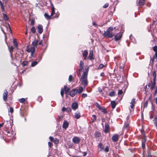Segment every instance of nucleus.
<instances>
[{
	"label": "nucleus",
	"mask_w": 157,
	"mask_h": 157,
	"mask_svg": "<svg viewBox=\"0 0 157 157\" xmlns=\"http://www.w3.org/2000/svg\"><path fill=\"white\" fill-rule=\"evenodd\" d=\"M105 132H108L107 129H105Z\"/></svg>",
	"instance_id": "nucleus-64"
},
{
	"label": "nucleus",
	"mask_w": 157,
	"mask_h": 157,
	"mask_svg": "<svg viewBox=\"0 0 157 157\" xmlns=\"http://www.w3.org/2000/svg\"><path fill=\"white\" fill-rule=\"evenodd\" d=\"M64 89L66 94L68 93L69 92L70 88L67 87L66 85L64 86Z\"/></svg>",
	"instance_id": "nucleus-20"
},
{
	"label": "nucleus",
	"mask_w": 157,
	"mask_h": 157,
	"mask_svg": "<svg viewBox=\"0 0 157 157\" xmlns=\"http://www.w3.org/2000/svg\"><path fill=\"white\" fill-rule=\"evenodd\" d=\"M53 142L55 144H57L59 142V140L55 138Z\"/></svg>",
	"instance_id": "nucleus-35"
},
{
	"label": "nucleus",
	"mask_w": 157,
	"mask_h": 157,
	"mask_svg": "<svg viewBox=\"0 0 157 157\" xmlns=\"http://www.w3.org/2000/svg\"><path fill=\"white\" fill-rule=\"evenodd\" d=\"M13 43L14 45L17 48V47L18 44L16 41H15V40H13Z\"/></svg>",
	"instance_id": "nucleus-36"
},
{
	"label": "nucleus",
	"mask_w": 157,
	"mask_h": 157,
	"mask_svg": "<svg viewBox=\"0 0 157 157\" xmlns=\"http://www.w3.org/2000/svg\"><path fill=\"white\" fill-rule=\"evenodd\" d=\"M96 106L99 109H101V107L98 104H97Z\"/></svg>",
	"instance_id": "nucleus-51"
},
{
	"label": "nucleus",
	"mask_w": 157,
	"mask_h": 157,
	"mask_svg": "<svg viewBox=\"0 0 157 157\" xmlns=\"http://www.w3.org/2000/svg\"><path fill=\"white\" fill-rule=\"evenodd\" d=\"M81 117L80 112L78 111H76L75 113V118L76 119H79Z\"/></svg>",
	"instance_id": "nucleus-12"
},
{
	"label": "nucleus",
	"mask_w": 157,
	"mask_h": 157,
	"mask_svg": "<svg viewBox=\"0 0 157 157\" xmlns=\"http://www.w3.org/2000/svg\"><path fill=\"white\" fill-rule=\"evenodd\" d=\"M38 63V62L36 61H33V62L31 64V66L32 67H34L35 65H36Z\"/></svg>",
	"instance_id": "nucleus-25"
},
{
	"label": "nucleus",
	"mask_w": 157,
	"mask_h": 157,
	"mask_svg": "<svg viewBox=\"0 0 157 157\" xmlns=\"http://www.w3.org/2000/svg\"><path fill=\"white\" fill-rule=\"evenodd\" d=\"M98 146L99 148H100L101 151H102L103 150H104V148L103 147L101 143H99V144Z\"/></svg>",
	"instance_id": "nucleus-24"
},
{
	"label": "nucleus",
	"mask_w": 157,
	"mask_h": 157,
	"mask_svg": "<svg viewBox=\"0 0 157 157\" xmlns=\"http://www.w3.org/2000/svg\"><path fill=\"white\" fill-rule=\"evenodd\" d=\"M73 76L72 75H70L69 76V80L70 82H71Z\"/></svg>",
	"instance_id": "nucleus-42"
},
{
	"label": "nucleus",
	"mask_w": 157,
	"mask_h": 157,
	"mask_svg": "<svg viewBox=\"0 0 157 157\" xmlns=\"http://www.w3.org/2000/svg\"><path fill=\"white\" fill-rule=\"evenodd\" d=\"M78 107V104L77 103L74 102L72 104L71 108L73 110H75L77 109Z\"/></svg>",
	"instance_id": "nucleus-13"
},
{
	"label": "nucleus",
	"mask_w": 157,
	"mask_h": 157,
	"mask_svg": "<svg viewBox=\"0 0 157 157\" xmlns=\"http://www.w3.org/2000/svg\"><path fill=\"white\" fill-rule=\"evenodd\" d=\"M91 119L93 121H95L96 119V117L95 115H93L91 117Z\"/></svg>",
	"instance_id": "nucleus-28"
},
{
	"label": "nucleus",
	"mask_w": 157,
	"mask_h": 157,
	"mask_svg": "<svg viewBox=\"0 0 157 157\" xmlns=\"http://www.w3.org/2000/svg\"><path fill=\"white\" fill-rule=\"evenodd\" d=\"M122 36V34L121 33H117L115 36V39L116 40H117L120 39Z\"/></svg>",
	"instance_id": "nucleus-9"
},
{
	"label": "nucleus",
	"mask_w": 157,
	"mask_h": 157,
	"mask_svg": "<svg viewBox=\"0 0 157 157\" xmlns=\"http://www.w3.org/2000/svg\"><path fill=\"white\" fill-rule=\"evenodd\" d=\"M119 136L117 135L113 136L112 137V140L114 142H116L118 140Z\"/></svg>",
	"instance_id": "nucleus-14"
},
{
	"label": "nucleus",
	"mask_w": 157,
	"mask_h": 157,
	"mask_svg": "<svg viewBox=\"0 0 157 157\" xmlns=\"http://www.w3.org/2000/svg\"><path fill=\"white\" fill-rule=\"evenodd\" d=\"M43 44V42L42 41H41L39 43V45H41Z\"/></svg>",
	"instance_id": "nucleus-56"
},
{
	"label": "nucleus",
	"mask_w": 157,
	"mask_h": 157,
	"mask_svg": "<svg viewBox=\"0 0 157 157\" xmlns=\"http://www.w3.org/2000/svg\"><path fill=\"white\" fill-rule=\"evenodd\" d=\"M130 104L131 105L130 107L131 109H133L134 107V104H135V99H132Z\"/></svg>",
	"instance_id": "nucleus-16"
},
{
	"label": "nucleus",
	"mask_w": 157,
	"mask_h": 157,
	"mask_svg": "<svg viewBox=\"0 0 157 157\" xmlns=\"http://www.w3.org/2000/svg\"><path fill=\"white\" fill-rule=\"evenodd\" d=\"M30 23L31 25H33L34 24V21L33 19H31L30 20Z\"/></svg>",
	"instance_id": "nucleus-49"
},
{
	"label": "nucleus",
	"mask_w": 157,
	"mask_h": 157,
	"mask_svg": "<svg viewBox=\"0 0 157 157\" xmlns=\"http://www.w3.org/2000/svg\"><path fill=\"white\" fill-rule=\"evenodd\" d=\"M105 66L104 65H103V64H100L99 66L98 67V69H102V68H103V67H104Z\"/></svg>",
	"instance_id": "nucleus-39"
},
{
	"label": "nucleus",
	"mask_w": 157,
	"mask_h": 157,
	"mask_svg": "<svg viewBox=\"0 0 157 157\" xmlns=\"http://www.w3.org/2000/svg\"><path fill=\"white\" fill-rule=\"evenodd\" d=\"M99 91V92H101L102 91V90L101 88H99L98 89Z\"/></svg>",
	"instance_id": "nucleus-61"
},
{
	"label": "nucleus",
	"mask_w": 157,
	"mask_h": 157,
	"mask_svg": "<svg viewBox=\"0 0 157 157\" xmlns=\"http://www.w3.org/2000/svg\"><path fill=\"white\" fill-rule=\"evenodd\" d=\"M25 101V98H22L20 99L19 100V101L21 103H23Z\"/></svg>",
	"instance_id": "nucleus-30"
},
{
	"label": "nucleus",
	"mask_w": 157,
	"mask_h": 157,
	"mask_svg": "<svg viewBox=\"0 0 157 157\" xmlns=\"http://www.w3.org/2000/svg\"><path fill=\"white\" fill-rule=\"evenodd\" d=\"M153 50L155 52H157V46H155L153 48Z\"/></svg>",
	"instance_id": "nucleus-40"
},
{
	"label": "nucleus",
	"mask_w": 157,
	"mask_h": 157,
	"mask_svg": "<svg viewBox=\"0 0 157 157\" xmlns=\"http://www.w3.org/2000/svg\"><path fill=\"white\" fill-rule=\"evenodd\" d=\"M151 98H152V96H150V97L149 98V100L150 101H151Z\"/></svg>",
	"instance_id": "nucleus-58"
},
{
	"label": "nucleus",
	"mask_w": 157,
	"mask_h": 157,
	"mask_svg": "<svg viewBox=\"0 0 157 157\" xmlns=\"http://www.w3.org/2000/svg\"><path fill=\"white\" fill-rule=\"evenodd\" d=\"M106 152H108L109 151V148L108 146H107L105 148L104 150Z\"/></svg>",
	"instance_id": "nucleus-44"
},
{
	"label": "nucleus",
	"mask_w": 157,
	"mask_h": 157,
	"mask_svg": "<svg viewBox=\"0 0 157 157\" xmlns=\"http://www.w3.org/2000/svg\"><path fill=\"white\" fill-rule=\"evenodd\" d=\"M123 91L122 90H119L118 92V95H121L123 93Z\"/></svg>",
	"instance_id": "nucleus-48"
},
{
	"label": "nucleus",
	"mask_w": 157,
	"mask_h": 157,
	"mask_svg": "<svg viewBox=\"0 0 157 157\" xmlns=\"http://www.w3.org/2000/svg\"><path fill=\"white\" fill-rule=\"evenodd\" d=\"M9 49L10 53H11L13 51V48L12 46H11L10 47H9Z\"/></svg>",
	"instance_id": "nucleus-33"
},
{
	"label": "nucleus",
	"mask_w": 157,
	"mask_h": 157,
	"mask_svg": "<svg viewBox=\"0 0 157 157\" xmlns=\"http://www.w3.org/2000/svg\"><path fill=\"white\" fill-rule=\"evenodd\" d=\"M83 67L81 66H79V68L78 69V70L80 72L82 71V69H83Z\"/></svg>",
	"instance_id": "nucleus-47"
},
{
	"label": "nucleus",
	"mask_w": 157,
	"mask_h": 157,
	"mask_svg": "<svg viewBox=\"0 0 157 157\" xmlns=\"http://www.w3.org/2000/svg\"><path fill=\"white\" fill-rule=\"evenodd\" d=\"M141 132L143 134V141H144L145 142L146 141V136L144 135V134L143 133L142 130H141ZM142 147L143 148H144L145 147V144L143 142H142Z\"/></svg>",
	"instance_id": "nucleus-10"
},
{
	"label": "nucleus",
	"mask_w": 157,
	"mask_h": 157,
	"mask_svg": "<svg viewBox=\"0 0 157 157\" xmlns=\"http://www.w3.org/2000/svg\"><path fill=\"white\" fill-rule=\"evenodd\" d=\"M31 31L33 33H34L36 32V29L34 27H32L31 29Z\"/></svg>",
	"instance_id": "nucleus-32"
},
{
	"label": "nucleus",
	"mask_w": 157,
	"mask_h": 157,
	"mask_svg": "<svg viewBox=\"0 0 157 157\" xmlns=\"http://www.w3.org/2000/svg\"><path fill=\"white\" fill-rule=\"evenodd\" d=\"M115 95V92L113 91L111 92L109 94V95L110 96H113Z\"/></svg>",
	"instance_id": "nucleus-37"
},
{
	"label": "nucleus",
	"mask_w": 157,
	"mask_h": 157,
	"mask_svg": "<svg viewBox=\"0 0 157 157\" xmlns=\"http://www.w3.org/2000/svg\"><path fill=\"white\" fill-rule=\"evenodd\" d=\"M72 141L75 144H78L80 141V139L78 137H75L72 139Z\"/></svg>",
	"instance_id": "nucleus-5"
},
{
	"label": "nucleus",
	"mask_w": 157,
	"mask_h": 157,
	"mask_svg": "<svg viewBox=\"0 0 157 157\" xmlns=\"http://www.w3.org/2000/svg\"><path fill=\"white\" fill-rule=\"evenodd\" d=\"M8 92L6 90H5L4 91V93L3 94V99L5 101H6L7 97Z\"/></svg>",
	"instance_id": "nucleus-6"
},
{
	"label": "nucleus",
	"mask_w": 157,
	"mask_h": 157,
	"mask_svg": "<svg viewBox=\"0 0 157 157\" xmlns=\"http://www.w3.org/2000/svg\"><path fill=\"white\" fill-rule=\"evenodd\" d=\"M0 5L1 6V9L3 11L4 10V6L1 1H0Z\"/></svg>",
	"instance_id": "nucleus-29"
},
{
	"label": "nucleus",
	"mask_w": 157,
	"mask_h": 157,
	"mask_svg": "<svg viewBox=\"0 0 157 157\" xmlns=\"http://www.w3.org/2000/svg\"><path fill=\"white\" fill-rule=\"evenodd\" d=\"M51 6L52 7L51 8V13L50 16H49L48 14L46 13H44V15L46 19H51V17L53 16L55 14V9L53 4L51 3Z\"/></svg>",
	"instance_id": "nucleus-4"
},
{
	"label": "nucleus",
	"mask_w": 157,
	"mask_h": 157,
	"mask_svg": "<svg viewBox=\"0 0 157 157\" xmlns=\"http://www.w3.org/2000/svg\"><path fill=\"white\" fill-rule=\"evenodd\" d=\"M68 126V123L67 121L64 122L63 124V128L65 129H66L67 128Z\"/></svg>",
	"instance_id": "nucleus-19"
},
{
	"label": "nucleus",
	"mask_w": 157,
	"mask_h": 157,
	"mask_svg": "<svg viewBox=\"0 0 157 157\" xmlns=\"http://www.w3.org/2000/svg\"><path fill=\"white\" fill-rule=\"evenodd\" d=\"M77 93V91L76 89L72 90L70 93V95L72 97H74Z\"/></svg>",
	"instance_id": "nucleus-11"
},
{
	"label": "nucleus",
	"mask_w": 157,
	"mask_h": 157,
	"mask_svg": "<svg viewBox=\"0 0 157 157\" xmlns=\"http://www.w3.org/2000/svg\"><path fill=\"white\" fill-rule=\"evenodd\" d=\"M38 42L37 40H35L32 42V46L30 48H28L27 51L28 52H31V56L33 57L34 55V53L35 51V46H36Z\"/></svg>",
	"instance_id": "nucleus-2"
},
{
	"label": "nucleus",
	"mask_w": 157,
	"mask_h": 157,
	"mask_svg": "<svg viewBox=\"0 0 157 157\" xmlns=\"http://www.w3.org/2000/svg\"><path fill=\"white\" fill-rule=\"evenodd\" d=\"M89 58L90 60L94 59L93 52L92 50H91L90 51V52L89 56Z\"/></svg>",
	"instance_id": "nucleus-15"
},
{
	"label": "nucleus",
	"mask_w": 157,
	"mask_h": 157,
	"mask_svg": "<svg viewBox=\"0 0 157 157\" xmlns=\"http://www.w3.org/2000/svg\"><path fill=\"white\" fill-rule=\"evenodd\" d=\"M152 75L153 77V81H155V82L156 79V72L155 71H154L152 72Z\"/></svg>",
	"instance_id": "nucleus-21"
},
{
	"label": "nucleus",
	"mask_w": 157,
	"mask_h": 157,
	"mask_svg": "<svg viewBox=\"0 0 157 157\" xmlns=\"http://www.w3.org/2000/svg\"><path fill=\"white\" fill-rule=\"evenodd\" d=\"M79 66L83 67V63L82 60L80 61Z\"/></svg>",
	"instance_id": "nucleus-46"
},
{
	"label": "nucleus",
	"mask_w": 157,
	"mask_h": 157,
	"mask_svg": "<svg viewBox=\"0 0 157 157\" xmlns=\"http://www.w3.org/2000/svg\"><path fill=\"white\" fill-rule=\"evenodd\" d=\"M157 59V52H155V53L153 57V60Z\"/></svg>",
	"instance_id": "nucleus-31"
},
{
	"label": "nucleus",
	"mask_w": 157,
	"mask_h": 157,
	"mask_svg": "<svg viewBox=\"0 0 157 157\" xmlns=\"http://www.w3.org/2000/svg\"><path fill=\"white\" fill-rule=\"evenodd\" d=\"M82 96L83 98H85L87 97V94H86L83 93L82 94Z\"/></svg>",
	"instance_id": "nucleus-41"
},
{
	"label": "nucleus",
	"mask_w": 157,
	"mask_h": 157,
	"mask_svg": "<svg viewBox=\"0 0 157 157\" xmlns=\"http://www.w3.org/2000/svg\"><path fill=\"white\" fill-rule=\"evenodd\" d=\"M49 138L50 140L51 141H52L53 140V138L52 136H50Z\"/></svg>",
	"instance_id": "nucleus-55"
},
{
	"label": "nucleus",
	"mask_w": 157,
	"mask_h": 157,
	"mask_svg": "<svg viewBox=\"0 0 157 157\" xmlns=\"http://www.w3.org/2000/svg\"><path fill=\"white\" fill-rule=\"evenodd\" d=\"M155 82L152 81V84L150 87V89L152 90L155 87Z\"/></svg>",
	"instance_id": "nucleus-23"
},
{
	"label": "nucleus",
	"mask_w": 157,
	"mask_h": 157,
	"mask_svg": "<svg viewBox=\"0 0 157 157\" xmlns=\"http://www.w3.org/2000/svg\"><path fill=\"white\" fill-rule=\"evenodd\" d=\"M82 56L84 59H86L88 55V52L85 50L82 52Z\"/></svg>",
	"instance_id": "nucleus-8"
},
{
	"label": "nucleus",
	"mask_w": 157,
	"mask_h": 157,
	"mask_svg": "<svg viewBox=\"0 0 157 157\" xmlns=\"http://www.w3.org/2000/svg\"><path fill=\"white\" fill-rule=\"evenodd\" d=\"M101 135V134L100 133L98 132H95V136L96 137H99Z\"/></svg>",
	"instance_id": "nucleus-26"
},
{
	"label": "nucleus",
	"mask_w": 157,
	"mask_h": 157,
	"mask_svg": "<svg viewBox=\"0 0 157 157\" xmlns=\"http://www.w3.org/2000/svg\"><path fill=\"white\" fill-rule=\"evenodd\" d=\"M62 111L64 112L65 111L67 110V109H66L64 107H63L62 109Z\"/></svg>",
	"instance_id": "nucleus-54"
},
{
	"label": "nucleus",
	"mask_w": 157,
	"mask_h": 157,
	"mask_svg": "<svg viewBox=\"0 0 157 157\" xmlns=\"http://www.w3.org/2000/svg\"><path fill=\"white\" fill-rule=\"evenodd\" d=\"M10 112L11 113H12L13 112V109L12 107H10Z\"/></svg>",
	"instance_id": "nucleus-50"
},
{
	"label": "nucleus",
	"mask_w": 157,
	"mask_h": 157,
	"mask_svg": "<svg viewBox=\"0 0 157 157\" xmlns=\"http://www.w3.org/2000/svg\"><path fill=\"white\" fill-rule=\"evenodd\" d=\"M109 4L107 3H105V5L103 6L104 8H105L108 7Z\"/></svg>",
	"instance_id": "nucleus-45"
},
{
	"label": "nucleus",
	"mask_w": 157,
	"mask_h": 157,
	"mask_svg": "<svg viewBox=\"0 0 157 157\" xmlns=\"http://www.w3.org/2000/svg\"><path fill=\"white\" fill-rule=\"evenodd\" d=\"M101 75L102 76H103L104 75V73H102L101 74Z\"/></svg>",
	"instance_id": "nucleus-60"
},
{
	"label": "nucleus",
	"mask_w": 157,
	"mask_h": 157,
	"mask_svg": "<svg viewBox=\"0 0 157 157\" xmlns=\"http://www.w3.org/2000/svg\"><path fill=\"white\" fill-rule=\"evenodd\" d=\"M48 145L50 147H51L52 145V143L50 142H48Z\"/></svg>",
	"instance_id": "nucleus-53"
},
{
	"label": "nucleus",
	"mask_w": 157,
	"mask_h": 157,
	"mask_svg": "<svg viewBox=\"0 0 157 157\" xmlns=\"http://www.w3.org/2000/svg\"><path fill=\"white\" fill-rule=\"evenodd\" d=\"M148 104V101H146L144 103V108H146L147 105Z\"/></svg>",
	"instance_id": "nucleus-38"
},
{
	"label": "nucleus",
	"mask_w": 157,
	"mask_h": 157,
	"mask_svg": "<svg viewBox=\"0 0 157 157\" xmlns=\"http://www.w3.org/2000/svg\"><path fill=\"white\" fill-rule=\"evenodd\" d=\"M28 63V62L27 61H24L23 62V64L24 66H26L27 65Z\"/></svg>",
	"instance_id": "nucleus-43"
},
{
	"label": "nucleus",
	"mask_w": 157,
	"mask_h": 157,
	"mask_svg": "<svg viewBox=\"0 0 157 157\" xmlns=\"http://www.w3.org/2000/svg\"><path fill=\"white\" fill-rule=\"evenodd\" d=\"M60 93L62 97H63L64 95V90L63 88H62V89H61Z\"/></svg>",
	"instance_id": "nucleus-34"
},
{
	"label": "nucleus",
	"mask_w": 157,
	"mask_h": 157,
	"mask_svg": "<svg viewBox=\"0 0 157 157\" xmlns=\"http://www.w3.org/2000/svg\"><path fill=\"white\" fill-rule=\"evenodd\" d=\"M128 124H127L126 125V128H128Z\"/></svg>",
	"instance_id": "nucleus-63"
},
{
	"label": "nucleus",
	"mask_w": 157,
	"mask_h": 157,
	"mask_svg": "<svg viewBox=\"0 0 157 157\" xmlns=\"http://www.w3.org/2000/svg\"><path fill=\"white\" fill-rule=\"evenodd\" d=\"M93 25L95 26H96L97 25L96 23L95 22H93Z\"/></svg>",
	"instance_id": "nucleus-57"
},
{
	"label": "nucleus",
	"mask_w": 157,
	"mask_h": 157,
	"mask_svg": "<svg viewBox=\"0 0 157 157\" xmlns=\"http://www.w3.org/2000/svg\"><path fill=\"white\" fill-rule=\"evenodd\" d=\"M87 154V153L86 152H84L83 153V156H85Z\"/></svg>",
	"instance_id": "nucleus-59"
},
{
	"label": "nucleus",
	"mask_w": 157,
	"mask_h": 157,
	"mask_svg": "<svg viewBox=\"0 0 157 157\" xmlns=\"http://www.w3.org/2000/svg\"><path fill=\"white\" fill-rule=\"evenodd\" d=\"M113 28L112 27H109L103 33V35L105 36L109 37H112L114 35L115 33L113 32Z\"/></svg>",
	"instance_id": "nucleus-3"
},
{
	"label": "nucleus",
	"mask_w": 157,
	"mask_h": 157,
	"mask_svg": "<svg viewBox=\"0 0 157 157\" xmlns=\"http://www.w3.org/2000/svg\"><path fill=\"white\" fill-rule=\"evenodd\" d=\"M67 110L69 112H71V108L69 107H68L67 108Z\"/></svg>",
	"instance_id": "nucleus-52"
},
{
	"label": "nucleus",
	"mask_w": 157,
	"mask_h": 157,
	"mask_svg": "<svg viewBox=\"0 0 157 157\" xmlns=\"http://www.w3.org/2000/svg\"><path fill=\"white\" fill-rule=\"evenodd\" d=\"M111 103L112 109H114L115 108L116 105V103L115 101H112Z\"/></svg>",
	"instance_id": "nucleus-22"
},
{
	"label": "nucleus",
	"mask_w": 157,
	"mask_h": 157,
	"mask_svg": "<svg viewBox=\"0 0 157 157\" xmlns=\"http://www.w3.org/2000/svg\"><path fill=\"white\" fill-rule=\"evenodd\" d=\"M84 90V88L82 87H80L78 90H77V93L78 94H80L82 93Z\"/></svg>",
	"instance_id": "nucleus-18"
},
{
	"label": "nucleus",
	"mask_w": 157,
	"mask_h": 157,
	"mask_svg": "<svg viewBox=\"0 0 157 157\" xmlns=\"http://www.w3.org/2000/svg\"><path fill=\"white\" fill-rule=\"evenodd\" d=\"M3 18L4 20L6 21L8 19L6 15L4 13L3 14Z\"/></svg>",
	"instance_id": "nucleus-27"
},
{
	"label": "nucleus",
	"mask_w": 157,
	"mask_h": 157,
	"mask_svg": "<svg viewBox=\"0 0 157 157\" xmlns=\"http://www.w3.org/2000/svg\"><path fill=\"white\" fill-rule=\"evenodd\" d=\"M3 123L0 124V128L2 126Z\"/></svg>",
	"instance_id": "nucleus-62"
},
{
	"label": "nucleus",
	"mask_w": 157,
	"mask_h": 157,
	"mask_svg": "<svg viewBox=\"0 0 157 157\" xmlns=\"http://www.w3.org/2000/svg\"><path fill=\"white\" fill-rule=\"evenodd\" d=\"M85 71L83 72V74L82 75L80 81L82 84L86 86L88 84V82L87 80V75L89 71V67H85Z\"/></svg>",
	"instance_id": "nucleus-1"
},
{
	"label": "nucleus",
	"mask_w": 157,
	"mask_h": 157,
	"mask_svg": "<svg viewBox=\"0 0 157 157\" xmlns=\"http://www.w3.org/2000/svg\"><path fill=\"white\" fill-rule=\"evenodd\" d=\"M38 32L40 34H41L43 32V26L40 25H39L37 26Z\"/></svg>",
	"instance_id": "nucleus-7"
},
{
	"label": "nucleus",
	"mask_w": 157,
	"mask_h": 157,
	"mask_svg": "<svg viewBox=\"0 0 157 157\" xmlns=\"http://www.w3.org/2000/svg\"><path fill=\"white\" fill-rule=\"evenodd\" d=\"M145 0H140L138 3L139 5L140 6H143L145 2Z\"/></svg>",
	"instance_id": "nucleus-17"
}]
</instances>
